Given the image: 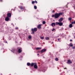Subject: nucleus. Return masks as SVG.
<instances>
[{"mask_svg": "<svg viewBox=\"0 0 75 75\" xmlns=\"http://www.w3.org/2000/svg\"><path fill=\"white\" fill-rule=\"evenodd\" d=\"M62 15V13H56L54 15V18H57L59 17V16Z\"/></svg>", "mask_w": 75, "mask_h": 75, "instance_id": "nucleus-1", "label": "nucleus"}, {"mask_svg": "<svg viewBox=\"0 0 75 75\" xmlns=\"http://www.w3.org/2000/svg\"><path fill=\"white\" fill-rule=\"evenodd\" d=\"M37 30V28H35L33 29H32V31L33 32V33H34V31H36Z\"/></svg>", "mask_w": 75, "mask_h": 75, "instance_id": "nucleus-2", "label": "nucleus"}, {"mask_svg": "<svg viewBox=\"0 0 75 75\" xmlns=\"http://www.w3.org/2000/svg\"><path fill=\"white\" fill-rule=\"evenodd\" d=\"M10 20V18L8 17H7L5 19V20L6 21H8Z\"/></svg>", "mask_w": 75, "mask_h": 75, "instance_id": "nucleus-3", "label": "nucleus"}, {"mask_svg": "<svg viewBox=\"0 0 75 75\" xmlns=\"http://www.w3.org/2000/svg\"><path fill=\"white\" fill-rule=\"evenodd\" d=\"M7 16L8 17H11V14L10 13H8L7 15Z\"/></svg>", "mask_w": 75, "mask_h": 75, "instance_id": "nucleus-4", "label": "nucleus"}, {"mask_svg": "<svg viewBox=\"0 0 75 75\" xmlns=\"http://www.w3.org/2000/svg\"><path fill=\"white\" fill-rule=\"evenodd\" d=\"M42 25L41 24L38 25V28L39 29H41V27Z\"/></svg>", "mask_w": 75, "mask_h": 75, "instance_id": "nucleus-5", "label": "nucleus"}, {"mask_svg": "<svg viewBox=\"0 0 75 75\" xmlns=\"http://www.w3.org/2000/svg\"><path fill=\"white\" fill-rule=\"evenodd\" d=\"M34 68L36 69L38 68V67H37V64L35 63V64L34 65Z\"/></svg>", "mask_w": 75, "mask_h": 75, "instance_id": "nucleus-6", "label": "nucleus"}, {"mask_svg": "<svg viewBox=\"0 0 75 75\" xmlns=\"http://www.w3.org/2000/svg\"><path fill=\"white\" fill-rule=\"evenodd\" d=\"M46 51V49H43L40 52L41 53H42L44 52H45V51Z\"/></svg>", "mask_w": 75, "mask_h": 75, "instance_id": "nucleus-7", "label": "nucleus"}, {"mask_svg": "<svg viewBox=\"0 0 75 75\" xmlns=\"http://www.w3.org/2000/svg\"><path fill=\"white\" fill-rule=\"evenodd\" d=\"M62 20H63V18H61L59 20V22H61Z\"/></svg>", "mask_w": 75, "mask_h": 75, "instance_id": "nucleus-8", "label": "nucleus"}, {"mask_svg": "<svg viewBox=\"0 0 75 75\" xmlns=\"http://www.w3.org/2000/svg\"><path fill=\"white\" fill-rule=\"evenodd\" d=\"M59 25H60V26H61L63 25V23H62V22H60L59 23Z\"/></svg>", "mask_w": 75, "mask_h": 75, "instance_id": "nucleus-9", "label": "nucleus"}, {"mask_svg": "<svg viewBox=\"0 0 75 75\" xmlns=\"http://www.w3.org/2000/svg\"><path fill=\"white\" fill-rule=\"evenodd\" d=\"M67 63L68 64H71V63H72V62L70 60H68Z\"/></svg>", "mask_w": 75, "mask_h": 75, "instance_id": "nucleus-10", "label": "nucleus"}, {"mask_svg": "<svg viewBox=\"0 0 75 75\" xmlns=\"http://www.w3.org/2000/svg\"><path fill=\"white\" fill-rule=\"evenodd\" d=\"M51 25L53 27H54V26H55V23H52Z\"/></svg>", "mask_w": 75, "mask_h": 75, "instance_id": "nucleus-11", "label": "nucleus"}, {"mask_svg": "<svg viewBox=\"0 0 75 75\" xmlns=\"http://www.w3.org/2000/svg\"><path fill=\"white\" fill-rule=\"evenodd\" d=\"M22 51V50H21V49H19L18 50V52H19V53H20Z\"/></svg>", "mask_w": 75, "mask_h": 75, "instance_id": "nucleus-12", "label": "nucleus"}, {"mask_svg": "<svg viewBox=\"0 0 75 75\" xmlns=\"http://www.w3.org/2000/svg\"><path fill=\"white\" fill-rule=\"evenodd\" d=\"M36 63H32L31 64V65L32 67H33L34 65H35V64Z\"/></svg>", "mask_w": 75, "mask_h": 75, "instance_id": "nucleus-13", "label": "nucleus"}, {"mask_svg": "<svg viewBox=\"0 0 75 75\" xmlns=\"http://www.w3.org/2000/svg\"><path fill=\"white\" fill-rule=\"evenodd\" d=\"M41 47H37L36 48V49L37 50H41Z\"/></svg>", "mask_w": 75, "mask_h": 75, "instance_id": "nucleus-14", "label": "nucleus"}, {"mask_svg": "<svg viewBox=\"0 0 75 75\" xmlns=\"http://www.w3.org/2000/svg\"><path fill=\"white\" fill-rule=\"evenodd\" d=\"M45 39L46 40H50V38H49V37H47L45 38Z\"/></svg>", "mask_w": 75, "mask_h": 75, "instance_id": "nucleus-15", "label": "nucleus"}, {"mask_svg": "<svg viewBox=\"0 0 75 75\" xmlns=\"http://www.w3.org/2000/svg\"><path fill=\"white\" fill-rule=\"evenodd\" d=\"M59 23L57 22H56V25H59Z\"/></svg>", "mask_w": 75, "mask_h": 75, "instance_id": "nucleus-16", "label": "nucleus"}, {"mask_svg": "<svg viewBox=\"0 0 75 75\" xmlns=\"http://www.w3.org/2000/svg\"><path fill=\"white\" fill-rule=\"evenodd\" d=\"M69 27L70 28H71V27H72V24H70L69 25Z\"/></svg>", "mask_w": 75, "mask_h": 75, "instance_id": "nucleus-17", "label": "nucleus"}, {"mask_svg": "<svg viewBox=\"0 0 75 75\" xmlns=\"http://www.w3.org/2000/svg\"><path fill=\"white\" fill-rule=\"evenodd\" d=\"M27 65L28 66H30V65H31V64H30V63H27Z\"/></svg>", "mask_w": 75, "mask_h": 75, "instance_id": "nucleus-18", "label": "nucleus"}, {"mask_svg": "<svg viewBox=\"0 0 75 75\" xmlns=\"http://www.w3.org/2000/svg\"><path fill=\"white\" fill-rule=\"evenodd\" d=\"M28 38L29 39H31V36H29L28 37Z\"/></svg>", "mask_w": 75, "mask_h": 75, "instance_id": "nucleus-19", "label": "nucleus"}, {"mask_svg": "<svg viewBox=\"0 0 75 75\" xmlns=\"http://www.w3.org/2000/svg\"><path fill=\"white\" fill-rule=\"evenodd\" d=\"M72 20V18H69V21L71 20Z\"/></svg>", "mask_w": 75, "mask_h": 75, "instance_id": "nucleus-20", "label": "nucleus"}, {"mask_svg": "<svg viewBox=\"0 0 75 75\" xmlns=\"http://www.w3.org/2000/svg\"><path fill=\"white\" fill-rule=\"evenodd\" d=\"M40 38L42 39V40H43L44 39V37H40Z\"/></svg>", "mask_w": 75, "mask_h": 75, "instance_id": "nucleus-21", "label": "nucleus"}, {"mask_svg": "<svg viewBox=\"0 0 75 75\" xmlns=\"http://www.w3.org/2000/svg\"><path fill=\"white\" fill-rule=\"evenodd\" d=\"M34 7L35 9H37V6H35Z\"/></svg>", "mask_w": 75, "mask_h": 75, "instance_id": "nucleus-22", "label": "nucleus"}, {"mask_svg": "<svg viewBox=\"0 0 75 75\" xmlns=\"http://www.w3.org/2000/svg\"><path fill=\"white\" fill-rule=\"evenodd\" d=\"M42 23L43 24H45V21H44L42 22Z\"/></svg>", "mask_w": 75, "mask_h": 75, "instance_id": "nucleus-23", "label": "nucleus"}, {"mask_svg": "<svg viewBox=\"0 0 75 75\" xmlns=\"http://www.w3.org/2000/svg\"><path fill=\"white\" fill-rule=\"evenodd\" d=\"M55 60L57 61H58V58H56L55 59Z\"/></svg>", "mask_w": 75, "mask_h": 75, "instance_id": "nucleus-24", "label": "nucleus"}, {"mask_svg": "<svg viewBox=\"0 0 75 75\" xmlns=\"http://www.w3.org/2000/svg\"><path fill=\"white\" fill-rule=\"evenodd\" d=\"M32 3L33 4H34V3H35V1H33L32 2Z\"/></svg>", "mask_w": 75, "mask_h": 75, "instance_id": "nucleus-25", "label": "nucleus"}, {"mask_svg": "<svg viewBox=\"0 0 75 75\" xmlns=\"http://www.w3.org/2000/svg\"><path fill=\"white\" fill-rule=\"evenodd\" d=\"M70 47H72V46H73V45H72V44H70Z\"/></svg>", "mask_w": 75, "mask_h": 75, "instance_id": "nucleus-26", "label": "nucleus"}, {"mask_svg": "<svg viewBox=\"0 0 75 75\" xmlns=\"http://www.w3.org/2000/svg\"><path fill=\"white\" fill-rule=\"evenodd\" d=\"M52 17H55V15H52Z\"/></svg>", "mask_w": 75, "mask_h": 75, "instance_id": "nucleus-27", "label": "nucleus"}, {"mask_svg": "<svg viewBox=\"0 0 75 75\" xmlns=\"http://www.w3.org/2000/svg\"><path fill=\"white\" fill-rule=\"evenodd\" d=\"M35 3H37V1H35Z\"/></svg>", "mask_w": 75, "mask_h": 75, "instance_id": "nucleus-28", "label": "nucleus"}, {"mask_svg": "<svg viewBox=\"0 0 75 75\" xmlns=\"http://www.w3.org/2000/svg\"><path fill=\"white\" fill-rule=\"evenodd\" d=\"M71 24H74V22H71Z\"/></svg>", "mask_w": 75, "mask_h": 75, "instance_id": "nucleus-29", "label": "nucleus"}, {"mask_svg": "<svg viewBox=\"0 0 75 75\" xmlns=\"http://www.w3.org/2000/svg\"><path fill=\"white\" fill-rule=\"evenodd\" d=\"M54 30H55V29H53V30H52V31H53Z\"/></svg>", "mask_w": 75, "mask_h": 75, "instance_id": "nucleus-30", "label": "nucleus"}, {"mask_svg": "<svg viewBox=\"0 0 75 75\" xmlns=\"http://www.w3.org/2000/svg\"><path fill=\"white\" fill-rule=\"evenodd\" d=\"M72 40H70V41H72Z\"/></svg>", "mask_w": 75, "mask_h": 75, "instance_id": "nucleus-31", "label": "nucleus"}, {"mask_svg": "<svg viewBox=\"0 0 75 75\" xmlns=\"http://www.w3.org/2000/svg\"><path fill=\"white\" fill-rule=\"evenodd\" d=\"M16 29H18V28H16Z\"/></svg>", "mask_w": 75, "mask_h": 75, "instance_id": "nucleus-32", "label": "nucleus"}, {"mask_svg": "<svg viewBox=\"0 0 75 75\" xmlns=\"http://www.w3.org/2000/svg\"><path fill=\"white\" fill-rule=\"evenodd\" d=\"M58 40L59 41V39H58Z\"/></svg>", "mask_w": 75, "mask_h": 75, "instance_id": "nucleus-33", "label": "nucleus"}, {"mask_svg": "<svg viewBox=\"0 0 75 75\" xmlns=\"http://www.w3.org/2000/svg\"><path fill=\"white\" fill-rule=\"evenodd\" d=\"M37 55H39V54H38Z\"/></svg>", "mask_w": 75, "mask_h": 75, "instance_id": "nucleus-34", "label": "nucleus"}, {"mask_svg": "<svg viewBox=\"0 0 75 75\" xmlns=\"http://www.w3.org/2000/svg\"><path fill=\"white\" fill-rule=\"evenodd\" d=\"M74 23L75 24V21L74 22Z\"/></svg>", "mask_w": 75, "mask_h": 75, "instance_id": "nucleus-35", "label": "nucleus"}, {"mask_svg": "<svg viewBox=\"0 0 75 75\" xmlns=\"http://www.w3.org/2000/svg\"><path fill=\"white\" fill-rule=\"evenodd\" d=\"M64 69H66V68H64Z\"/></svg>", "mask_w": 75, "mask_h": 75, "instance_id": "nucleus-36", "label": "nucleus"}]
</instances>
